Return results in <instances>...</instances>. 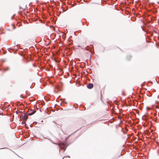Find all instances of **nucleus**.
I'll list each match as a JSON object with an SVG mask.
<instances>
[{
	"mask_svg": "<svg viewBox=\"0 0 159 159\" xmlns=\"http://www.w3.org/2000/svg\"><path fill=\"white\" fill-rule=\"evenodd\" d=\"M60 148L61 149H64L65 146V143H60L58 144Z\"/></svg>",
	"mask_w": 159,
	"mask_h": 159,
	"instance_id": "obj_1",
	"label": "nucleus"
},
{
	"mask_svg": "<svg viewBox=\"0 0 159 159\" xmlns=\"http://www.w3.org/2000/svg\"><path fill=\"white\" fill-rule=\"evenodd\" d=\"M93 87V84H89L88 85H87V87L89 89H91Z\"/></svg>",
	"mask_w": 159,
	"mask_h": 159,
	"instance_id": "obj_2",
	"label": "nucleus"
},
{
	"mask_svg": "<svg viewBox=\"0 0 159 159\" xmlns=\"http://www.w3.org/2000/svg\"><path fill=\"white\" fill-rule=\"evenodd\" d=\"M35 111H33L32 112L29 113L28 114V115L30 116L32 115L35 112Z\"/></svg>",
	"mask_w": 159,
	"mask_h": 159,
	"instance_id": "obj_3",
	"label": "nucleus"
},
{
	"mask_svg": "<svg viewBox=\"0 0 159 159\" xmlns=\"http://www.w3.org/2000/svg\"><path fill=\"white\" fill-rule=\"evenodd\" d=\"M24 118L25 120H27V119L28 118V116L27 115H25Z\"/></svg>",
	"mask_w": 159,
	"mask_h": 159,
	"instance_id": "obj_4",
	"label": "nucleus"
}]
</instances>
